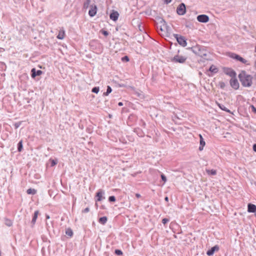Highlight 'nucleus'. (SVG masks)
<instances>
[{"label": "nucleus", "instance_id": "f257e3e1", "mask_svg": "<svg viewBox=\"0 0 256 256\" xmlns=\"http://www.w3.org/2000/svg\"><path fill=\"white\" fill-rule=\"evenodd\" d=\"M238 77L242 86L250 87L252 85L253 77L247 74L246 71H241L238 74Z\"/></svg>", "mask_w": 256, "mask_h": 256}, {"label": "nucleus", "instance_id": "f03ea898", "mask_svg": "<svg viewBox=\"0 0 256 256\" xmlns=\"http://www.w3.org/2000/svg\"><path fill=\"white\" fill-rule=\"evenodd\" d=\"M222 71L224 74L230 76L232 78H234L236 77V72L232 68L224 67L222 68Z\"/></svg>", "mask_w": 256, "mask_h": 256}, {"label": "nucleus", "instance_id": "7ed1b4c3", "mask_svg": "<svg viewBox=\"0 0 256 256\" xmlns=\"http://www.w3.org/2000/svg\"><path fill=\"white\" fill-rule=\"evenodd\" d=\"M230 86L235 90L239 88L240 84L238 80H236V77L232 78L230 81Z\"/></svg>", "mask_w": 256, "mask_h": 256}, {"label": "nucleus", "instance_id": "20e7f679", "mask_svg": "<svg viewBox=\"0 0 256 256\" xmlns=\"http://www.w3.org/2000/svg\"><path fill=\"white\" fill-rule=\"evenodd\" d=\"M186 58L184 56L176 55L173 58L172 61L176 62L184 63L186 62Z\"/></svg>", "mask_w": 256, "mask_h": 256}, {"label": "nucleus", "instance_id": "39448f33", "mask_svg": "<svg viewBox=\"0 0 256 256\" xmlns=\"http://www.w3.org/2000/svg\"><path fill=\"white\" fill-rule=\"evenodd\" d=\"M197 20L200 22H207L209 20V18L206 15L201 14L197 16Z\"/></svg>", "mask_w": 256, "mask_h": 256}, {"label": "nucleus", "instance_id": "423d86ee", "mask_svg": "<svg viewBox=\"0 0 256 256\" xmlns=\"http://www.w3.org/2000/svg\"><path fill=\"white\" fill-rule=\"evenodd\" d=\"M186 6L184 4H181L177 8V12L180 15H183L186 13Z\"/></svg>", "mask_w": 256, "mask_h": 256}, {"label": "nucleus", "instance_id": "0eeeda50", "mask_svg": "<svg viewBox=\"0 0 256 256\" xmlns=\"http://www.w3.org/2000/svg\"><path fill=\"white\" fill-rule=\"evenodd\" d=\"M97 12V7L96 5H92L90 6V10L88 12V14L90 16H94Z\"/></svg>", "mask_w": 256, "mask_h": 256}, {"label": "nucleus", "instance_id": "6e6552de", "mask_svg": "<svg viewBox=\"0 0 256 256\" xmlns=\"http://www.w3.org/2000/svg\"><path fill=\"white\" fill-rule=\"evenodd\" d=\"M42 71L40 70H36L35 68H33L31 70V76L32 78H34L36 76L42 74Z\"/></svg>", "mask_w": 256, "mask_h": 256}, {"label": "nucleus", "instance_id": "1a4fd4ad", "mask_svg": "<svg viewBox=\"0 0 256 256\" xmlns=\"http://www.w3.org/2000/svg\"><path fill=\"white\" fill-rule=\"evenodd\" d=\"M199 137H200V146H199L198 149L200 151H202L203 150L204 147L206 145V142H205L204 139L202 136V134H200Z\"/></svg>", "mask_w": 256, "mask_h": 256}, {"label": "nucleus", "instance_id": "9d476101", "mask_svg": "<svg viewBox=\"0 0 256 256\" xmlns=\"http://www.w3.org/2000/svg\"><path fill=\"white\" fill-rule=\"evenodd\" d=\"M178 42L180 44L181 46H186L187 43L185 39L182 36H178L176 37Z\"/></svg>", "mask_w": 256, "mask_h": 256}, {"label": "nucleus", "instance_id": "9b49d317", "mask_svg": "<svg viewBox=\"0 0 256 256\" xmlns=\"http://www.w3.org/2000/svg\"><path fill=\"white\" fill-rule=\"evenodd\" d=\"M248 211L249 212H256V206L254 204H248Z\"/></svg>", "mask_w": 256, "mask_h": 256}, {"label": "nucleus", "instance_id": "f8f14e48", "mask_svg": "<svg viewBox=\"0 0 256 256\" xmlns=\"http://www.w3.org/2000/svg\"><path fill=\"white\" fill-rule=\"evenodd\" d=\"M119 16V14L118 12L114 11L110 16V18L114 21H116Z\"/></svg>", "mask_w": 256, "mask_h": 256}, {"label": "nucleus", "instance_id": "ddd939ff", "mask_svg": "<svg viewBox=\"0 0 256 256\" xmlns=\"http://www.w3.org/2000/svg\"><path fill=\"white\" fill-rule=\"evenodd\" d=\"M226 55L230 58L238 60L240 56L234 52H228Z\"/></svg>", "mask_w": 256, "mask_h": 256}, {"label": "nucleus", "instance_id": "4468645a", "mask_svg": "<svg viewBox=\"0 0 256 256\" xmlns=\"http://www.w3.org/2000/svg\"><path fill=\"white\" fill-rule=\"evenodd\" d=\"M216 250H218V248L217 246H214L212 247L210 250H208L206 252V254L208 256H212L214 254V253Z\"/></svg>", "mask_w": 256, "mask_h": 256}, {"label": "nucleus", "instance_id": "2eb2a0df", "mask_svg": "<svg viewBox=\"0 0 256 256\" xmlns=\"http://www.w3.org/2000/svg\"><path fill=\"white\" fill-rule=\"evenodd\" d=\"M208 70L212 74H216L218 69L216 66L212 64L210 66Z\"/></svg>", "mask_w": 256, "mask_h": 256}, {"label": "nucleus", "instance_id": "dca6fc26", "mask_svg": "<svg viewBox=\"0 0 256 256\" xmlns=\"http://www.w3.org/2000/svg\"><path fill=\"white\" fill-rule=\"evenodd\" d=\"M38 212H39L38 210H36L34 212V215L33 216V218H32V222H31V223L32 224V226L36 223V220L38 218Z\"/></svg>", "mask_w": 256, "mask_h": 256}, {"label": "nucleus", "instance_id": "f3484780", "mask_svg": "<svg viewBox=\"0 0 256 256\" xmlns=\"http://www.w3.org/2000/svg\"><path fill=\"white\" fill-rule=\"evenodd\" d=\"M96 196L97 198L96 201L100 202L102 200V190H99L96 194Z\"/></svg>", "mask_w": 256, "mask_h": 256}, {"label": "nucleus", "instance_id": "a211bd4d", "mask_svg": "<svg viewBox=\"0 0 256 256\" xmlns=\"http://www.w3.org/2000/svg\"><path fill=\"white\" fill-rule=\"evenodd\" d=\"M218 105L221 110H224L228 112L231 113L230 110L228 109L224 105L221 104H218Z\"/></svg>", "mask_w": 256, "mask_h": 256}, {"label": "nucleus", "instance_id": "6ab92c4d", "mask_svg": "<svg viewBox=\"0 0 256 256\" xmlns=\"http://www.w3.org/2000/svg\"><path fill=\"white\" fill-rule=\"evenodd\" d=\"M108 220V218L106 216H103L100 218L98 222L102 224H104Z\"/></svg>", "mask_w": 256, "mask_h": 256}, {"label": "nucleus", "instance_id": "aec40b11", "mask_svg": "<svg viewBox=\"0 0 256 256\" xmlns=\"http://www.w3.org/2000/svg\"><path fill=\"white\" fill-rule=\"evenodd\" d=\"M206 172L208 175H216V170H206Z\"/></svg>", "mask_w": 256, "mask_h": 256}, {"label": "nucleus", "instance_id": "412c9836", "mask_svg": "<svg viewBox=\"0 0 256 256\" xmlns=\"http://www.w3.org/2000/svg\"><path fill=\"white\" fill-rule=\"evenodd\" d=\"M23 148V146H22V140H21L19 142L18 144V152H20L22 151Z\"/></svg>", "mask_w": 256, "mask_h": 256}, {"label": "nucleus", "instance_id": "4be33fe9", "mask_svg": "<svg viewBox=\"0 0 256 256\" xmlns=\"http://www.w3.org/2000/svg\"><path fill=\"white\" fill-rule=\"evenodd\" d=\"M4 224L8 226H11L12 225V222L8 218H5L4 220Z\"/></svg>", "mask_w": 256, "mask_h": 256}, {"label": "nucleus", "instance_id": "5701e85b", "mask_svg": "<svg viewBox=\"0 0 256 256\" xmlns=\"http://www.w3.org/2000/svg\"><path fill=\"white\" fill-rule=\"evenodd\" d=\"M26 192L29 194H36V190L34 188H28Z\"/></svg>", "mask_w": 256, "mask_h": 256}, {"label": "nucleus", "instance_id": "b1692460", "mask_svg": "<svg viewBox=\"0 0 256 256\" xmlns=\"http://www.w3.org/2000/svg\"><path fill=\"white\" fill-rule=\"evenodd\" d=\"M238 61L241 62L242 64H246V65H248L249 64L248 62V60H246L242 56L240 57V58H239Z\"/></svg>", "mask_w": 256, "mask_h": 256}, {"label": "nucleus", "instance_id": "393cba45", "mask_svg": "<svg viewBox=\"0 0 256 256\" xmlns=\"http://www.w3.org/2000/svg\"><path fill=\"white\" fill-rule=\"evenodd\" d=\"M57 38L58 39H63L64 38V30H62L57 36Z\"/></svg>", "mask_w": 256, "mask_h": 256}, {"label": "nucleus", "instance_id": "a878e982", "mask_svg": "<svg viewBox=\"0 0 256 256\" xmlns=\"http://www.w3.org/2000/svg\"><path fill=\"white\" fill-rule=\"evenodd\" d=\"M112 90L110 86H108L106 92L104 93V95L106 96H108L112 92Z\"/></svg>", "mask_w": 256, "mask_h": 256}, {"label": "nucleus", "instance_id": "bb28decb", "mask_svg": "<svg viewBox=\"0 0 256 256\" xmlns=\"http://www.w3.org/2000/svg\"><path fill=\"white\" fill-rule=\"evenodd\" d=\"M66 233L70 237H71L73 235V232L72 230L69 228L66 230Z\"/></svg>", "mask_w": 256, "mask_h": 256}, {"label": "nucleus", "instance_id": "cd10ccee", "mask_svg": "<svg viewBox=\"0 0 256 256\" xmlns=\"http://www.w3.org/2000/svg\"><path fill=\"white\" fill-rule=\"evenodd\" d=\"M218 86H219L220 88H222V89L224 88V87L226 86V84H225V83H224V82H222H222H218Z\"/></svg>", "mask_w": 256, "mask_h": 256}, {"label": "nucleus", "instance_id": "c85d7f7f", "mask_svg": "<svg viewBox=\"0 0 256 256\" xmlns=\"http://www.w3.org/2000/svg\"><path fill=\"white\" fill-rule=\"evenodd\" d=\"M90 4V0H86L84 4V8H87Z\"/></svg>", "mask_w": 256, "mask_h": 256}, {"label": "nucleus", "instance_id": "c756f323", "mask_svg": "<svg viewBox=\"0 0 256 256\" xmlns=\"http://www.w3.org/2000/svg\"><path fill=\"white\" fill-rule=\"evenodd\" d=\"M99 90H100L99 87H94L92 90V92L96 93V94H98V92Z\"/></svg>", "mask_w": 256, "mask_h": 256}, {"label": "nucleus", "instance_id": "7c9ffc66", "mask_svg": "<svg viewBox=\"0 0 256 256\" xmlns=\"http://www.w3.org/2000/svg\"><path fill=\"white\" fill-rule=\"evenodd\" d=\"M22 122H16L14 124V126L16 129L20 127V124H22Z\"/></svg>", "mask_w": 256, "mask_h": 256}, {"label": "nucleus", "instance_id": "2f4dec72", "mask_svg": "<svg viewBox=\"0 0 256 256\" xmlns=\"http://www.w3.org/2000/svg\"><path fill=\"white\" fill-rule=\"evenodd\" d=\"M110 202H114L116 201V198L114 196H110L108 198Z\"/></svg>", "mask_w": 256, "mask_h": 256}, {"label": "nucleus", "instance_id": "473e14b6", "mask_svg": "<svg viewBox=\"0 0 256 256\" xmlns=\"http://www.w3.org/2000/svg\"><path fill=\"white\" fill-rule=\"evenodd\" d=\"M161 178L162 180L164 181V183H165L166 181V176L164 174H161Z\"/></svg>", "mask_w": 256, "mask_h": 256}, {"label": "nucleus", "instance_id": "72a5a7b5", "mask_svg": "<svg viewBox=\"0 0 256 256\" xmlns=\"http://www.w3.org/2000/svg\"><path fill=\"white\" fill-rule=\"evenodd\" d=\"M115 253L118 255H121L122 254V252L120 250H115Z\"/></svg>", "mask_w": 256, "mask_h": 256}, {"label": "nucleus", "instance_id": "f704fd0d", "mask_svg": "<svg viewBox=\"0 0 256 256\" xmlns=\"http://www.w3.org/2000/svg\"><path fill=\"white\" fill-rule=\"evenodd\" d=\"M169 221L168 219L164 218H163L162 220V222L165 224L166 223H167Z\"/></svg>", "mask_w": 256, "mask_h": 256}, {"label": "nucleus", "instance_id": "c9c22d12", "mask_svg": "<svg viewBox=\"0 0 256 256\" xmlns=\"http://www.w3.org/2000/svg\"><path fill=\"white\" fill-rule=\"evenodd\" d=\"M122 60H126V62L129 61V58L128 56H125L122 58Z\"/></svg>", "mask_w": 256, "mask_h": 256}, {"label": "nucleus", "instance_id": "e433bc0d", "mask_svg": "<svg viewBox=\"0 0 256 256\" xmlns=\"http://www.w3.org/2000/svg\"><path fill=\"white\" fill-rule=\"evenodd\" d=\"M89 211H90L89 208H86L82 210V212L86 213V212H88Z\"/></svg>", "mask_w": 256, "mask_h": 256}, {"label": "nucleus", "instance_id": "4c0bfd02", "mask_svg": "<svg viewBox=\"0 0 256 256\" xmlns=\"http://www.w3.org/2000/svg\"><path fill=\"white\" fill-rule=\"evenodd\" d=\"M250 107L252 108V111L256 113V108L252 105Z\"/></svg>", "mask_w": 256, "mask_h": 256}, {"label": "nucleus", "instance_id": "58836bf2", "mask_svg": "<svg viewBox=\"0 0 256 256\" xmlns=\"http://www.w3.org/2000/svg\"><path fill=\"white\" fill-rule=\"evenodd\" d=\"M102 34L104 35L105 36H107L108 34V33L107 31L106 30H102Z\"/></svg>", "mask_w": 256, "mask_h": 256}, {"label": "nucleus", "instance_id": "ea45409f", "mask_svg": "<svg viewBox=\"0 0 256 256\" xmlns=\"http://www.w3.org/2000/svg\"><path fill=\"white\" fill-rule=\"evenodd\" d=\"M56 162H55L54 160H52V164H51V166H54L55 164H56Z\"/></svg>", "mask_w": 256, "mask_h": 256}, {"label": "nucleus", "instance_id": "a19ab883", "mask_svg": "<svg viewBox=\"0 0 256 256\" xmlns=\"http://www.w3.org/2000/svg\"><path fill=\"white\" fill-rule=\"evenodd\" d=\"M252 149L254 152H256V144H254L252 146Z\"/></svg>", "mask_w": 256, "mask_h": 256}, {"label": "nucleus", "instance_id": "79ce46f5", "mask_svg": "<svg viewBox=\"0 0 256 256\" xmlns=\"http://www.w3.org/2000/svg\"><path fill=\"white\" fill-rule=\"evenodd\" d=\"M136 196L137 198H140L141 196L140 194H136Z\"/></svg>", "mask_w": 256, "mask_h": 256}, {"label": "nucleus", "instance_id": "37998d69", "mask_svg": "<svg viewBox=\"0 0 256 256\" xmlns=\"http://www.w3.org/2000/svg\"><path fill=\"white\" fill-rule=\"evenodd\" d=\"M164 2L166 4L170 3L172 0H164Z\"/></svg>", "mask_w": 256, "mask_h": 256}, {"label": "nucleus", "instance_id": "c03bdc74", "mask_svg": "<svg viewBox=\"0 0 256 256\" xmlns=\"http://www.w3.org/2000/svg\"><path fill=\"white\" fill-rule=\"evenodd\" d=\"M118 105L119 106H122L123 105V104L122 102H118Z\"/></svg>", "mask_w": 256, "mask_h": 256}, {"label": "nucleus", "instance_id": "a18cd8bd", "mask_svg": "<svg viewBox=\"0 0 256 256\" xmlns=\"http://www.w3.org/2000/svg\"><path fill=\"white\" fill-rule=\"evenodd\" d=\"M164 200L166 201V202H168V196H166L165 198H164Z\"/></svg>", "mask_w": 256, "mask_h": 256}, {"label": "nucleus", "instance_id": "49530a36", "mask_svg": "<svg viewBox=\"0 0 256 256\" xmlns=\"http://www.w3.org/2000/svg\"><path fill=\"white\" fill-rule=\"evenodd\" d=\"M46 218L47 219L50 218V216H48V215H47V216H46Z\"/></svg>", "mask_w": 256, "mask_h": 256}, {"label": "nucleus", "instance_id": "de8ad7c7", "mask_svg": "<svg viewBox=\"0 0 256 256\" xmlns=\"http://www.w3.org/2000/svg\"><path fill=\"white\" fill-rule=\"evenodd\" d=\"M254 52H256V45L255 48H254Z\"/></svg>", "mask_w": 256, "mask_h": 256}]
</instances>
